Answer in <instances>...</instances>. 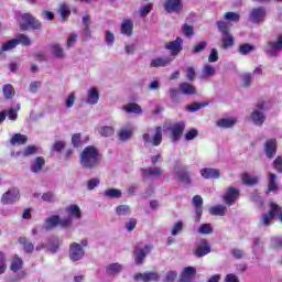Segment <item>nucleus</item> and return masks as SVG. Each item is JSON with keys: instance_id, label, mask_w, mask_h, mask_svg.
<instances>
[{"instance_id": "f257e3e1", "label": "nucleus", "mask_w": 282, "mask_h": 282, "mask_svg": "<svg viewBox=\"0 0 282 282\" xmlns=\"http://www.w3.org/2000/svg\"><path fill=\"white\" fill-rule=\"evenodd\" d=\"M102 162V154L98 151V148L88 145L83 149L79 155V164L83 169H98Z\"/></svg>"}, {"instance_id": "f03ea898", "label": "nucleus", "mask_w": 282, "mask_h": 282, "mask_svg": "<svg viewBox=\"0 0 282 282\" xmlns=\"http://www.w3.org/2000/svg\"><path fill=\"white\" fill-rule=\"evenodd\" d=\"M272 219L282 221V206L274 202L269 203V212L261 215L260 224L268 228L272 224Z\"/></svg>"}, {"instance_id": "7ed1b4c3", "label": "nucleus", "mask_w": 282, "mask_h": 282, "mask_svg": "<svg viewBox=\"0 0 282 282\" xmlns=\"http://www.w3.org/2000/svg\"><path fill=\"white\" fill-rule=\"evenodd\" d=\"M218 31L223 34L221 47L223 50H230L235 45V36L230 33V25L228 22L219 20L216 22Z\"/></svg>"}, {"instance_id": "20e7f679", "label": "nucleus", "mask_w": 282, "mask_h": 282, "mask_svg": "<svg viewBox=\"0 0 282 282\" xmlns=\"http://www.w3.org/2000/svg\"><path fill=\"white\" fill-rule=\"evenodd\" d=\"M57 226H61L64 230H67L74 226L72 217L61 218L58 215H52L45 219V230H54Z\"/></svg>"}, {"instance_id": "39448f33", "label": "nucleus", "mask_w": 282, "mask_h": 282, "mask_svg": "<svg viewBox=\"0 0 282 282\" xmlns=\"http://www.w3.org/2000/svg\"><path fill=\"white\" fill-rule=\"evenodd\" d=\"M155 133L151 138V134L149 132H145L142 134V139L145 142V144H152L153 147H160L162 144V126H158L154 129Z\"/></svg>"}, {"instance_id": "423d86ee", "label": "nucleus", "mask_w": 282, "mask_h": 282, "mask_svg": "<svg viewBox=\"0 0 282 282\" xmlns=\"http://www.w3.org/2000/svg\"><path fill=\"white\" fill-rule=\"evenodd\" d=\"M175 175L177 180L182 182V184H193V180L191 178V172L188 171V167L182 166L181 163L175 165Z\"/></svg>"}, {"instance_id": "0eeeda50", "label": "nucleus", "mask_w": 282, "mask_h": 282, "mask_svg": "<svg viewBox=\"0 0 282 282\" xmlns=\"http://www.w3.org/2000/svg\"><path fill=\"white\" fill-rule=\"evenodd\" d=\"M267 14L268 11L265 10V7L253 8L249 14V21L259 25V23H263V21H265Z\"/></svg>"}, {"instance_id": "6e6552de", "label": "nucleus", "mask_w": 282, "mask_h": 282, "mask_svg": "<svg viewBox=\"0 0 282 282\" xmlns=\"http://www.w3.org/2000/svg\"><path fill=\"white\" fill-rule=\"evenodd\" d=\"M151 250H153V246L151 245L145 246L143 249L134 247L133 254L135 264L142 265V263H144V259H147V254H150Z\"/></svg>"}, {"instance_id": "1a4fd4ad", "label": "nucleus", "mask_w": 282, "mask_h": 282, "mask_svg": "<svg viewBox=\"0 0 282 282\" xmlns=\"http://www.w3.org/2000/svg\"><path fill=\"white\" fill-rule=\"evenodd\" d=\"M184 45V40L182 37H176L175 41L165 43L164 47L171 53V56H177L182 53Z\"/></svg>"}, {"instance_id": "9d476101", "label": "nucleus", "mask_w": 282, "mask_h": 282, "mask_svg": "<svg viewBox=\"0 0 282 282\" xmlns=\"http://www.w3.org/2000/svg\"><path fill=\"white\" fill-rule=\"evenodd\" d=\"M186 129V123L184 121L176 122L170 127V132L172 135V142H180L184 131Z\"/></svg>"}, {"instance_id": "9b49d317", "label": "nucleus", "mask_w": 282, "mask_h": 282, "mask_svg": "<svg viewBox=\"0 0 282 282\" xmlns=\"http://www.w3.org/2000/svg\"><path fill=\"white\" fill-rule=\"evenodd\" d=\"M163 8L169 14H172V12L180 14V12L184 10V4L182 3V0H165Z\"/></svg>"}, {"instance_id": "f8f14e48", "label": "nucleus", "mask_w": 282, "mask_h": 282, "mask_svg": "<svg viewBox=\"0 0 282 282\" xmlns=\"http://www.w3.org/2000/svg\"><path fill=\"white\" fill-rule=\"evenodd\" d=\"M241 196V191L239 188L229 187L227 192L223 195V200L227 206H232Z\"/></svg>"}, {"instance_id": "ddd939ff", "label": "nucleus", "mask_w": 282, "mask_h": 282, "mask_svg": "<svg viewBox=\"0 0 282 282\" xmlns=\"http://www.w3.org/2000/svg\"><path fill=\"white\" fill-rule=\"evenodd\" d=\"M85 257V249L78 242H73L69 246V259L72 261H80Z\"/></svg>"}, {"instance_id": "4468645a", "label": "nucleus", "mask_w": 282, "mask_h": 282, "mask_svg": "<svg viewBox=\"0 0 282 282\" xmlns=\"http://www.w3.org/2000/svg\"><path fill=\"white\" fill-rule=\"evenodd\" d=\"M194 254L197 259H202V257H206V254H210V242L206 239H202L200 243L195 248Z\"/></svg>"}, {"instance_id": "2eb2a0df", "label": "nucleus", "mask_w": 282, "mask_h": 282, "mask_svg": "<svg viewBox=\"0 0 282 282\" xmlns=\"http://www.w3.org/2000/svg\"><path fill=\"white\" fill-rule=\"evenodd\" d=\"M192 202L195 208L196 221H200L202 215H204V198L200 195H195Z\"/></svg>"}, {"instance_id": "dca6fc26", "label": "nucleus", "mask_w": 282, "mask_h": 282, "mask_svg": "<svg viewBox=\"0 0 282 282\" xmlns=\"http://www.w3.org/2000/svg\"><path fill=\"white\" fill-rule=\"evenodd\" d=\"M22 21L26 23L28 28H31L32 30H41L42 23L41 21L36 20L32 13H23L22 14Z\"/></svg>"}, {"instance_id": "f3484780", "label": "nucleus", "mask_w": 282, "mask_h": 282, "mask_svg": "<svg viewBox=\"0 0 282 282\" xmlns=\"http://www.w3.org/2000/svg\"><path fill=\"white\" fill-rule=\"evenodd\" d=\"M17 199H19V189L11 188L2 195L1 203L4 205L14 204Z\"/></svg>"}, {"instance_id": "a211bd4d", "label": "nucleus", "mask_w": 282, "mask_h": 282, "mask_svg": "<svg viewBox=\"0 0 282 282\" xmlns=\"http://www.w3.org/2000/svg\"><path fill=\"white\" fill-rule=\"evenodd\" d=\"M276 147H278L276 139H269L264 143V153L267 158H269V160H272V158L276 155Z\"/></svg>"}, {"instance_id": "6ab92c4d", "label": "nucleus", "mask_w": 282, "mask_h": 282, "mask_svg": "<svg viewBox=\"0 0 282 282\" xmlns=\"http://www.w3.org/2000/svg\"><path fill=\"white\" fill-rule=\"evenodd\" d=\"M134 279L135 281L158 282L160 281V274L158 272L137 273Z\"/></svg>"}, {"instance_id": "aec40b11", "label": "nucleus", "mask_w": 282, "mask_h": 282, "mask_svg": "<svg viewBox=\"0 0 282 282\" xmlns=\"http://www.w3.org/2000/svg\"><path fill=\"white\" fill-rule=\"evenodd\" d=\"M178 91L183 96H197V88L188 82H183L178 85Z\"/></svg>"}, {"instance_id": "412c9836", "label": "nucleus", "mask_w": 282, "mask_h": 282, "mask_svg": "<svg viewBox=\"0 0 282 282\" xmlns=\"http://www.w3.org/2000/svg\"><path fill=\"white\" fill-rule=\"evenodd\" d=\"M200 175L204 180H219L221 172L217 169L205 167L200 170Z\"/></svg>"}, {"instance_id": "4be33fe9", "label": "nucleus", "mask_w": 282, "mask_h": 282, "mask_svg": "<svg viewBox=\"0 0 282 282\" xmlns=\"http://www.w3.org/2000/svg\"><path fill=\"white\" fill-rule=\"evenodd\" d=\"M65 213L68 214L67 217H70L73 223H74V219H80L83 217V212L80 210V207L78 205L66 206Z\"/></svg>"}, {"instance_id": "5701e85b", "label": "nucleus", "mask_w": 282, "mask_h": 282, "mask_svg": "<svg viewBox=\"0 0 282 282\" xmlns=\"http://www.w3.org/2000/svg\"><path fill=\"white\" fill-rule=\"evenodd\" d=\"M171 63H173V58L159 56L151 61L150 67H167V65H171Z\"/></svg>"}, {"instance_id": "b1692460", "label": "nucleus", "mask_w": 282, "mask_h": 282, "mask_svg": "<svg viewBox=\"0 0 282 282\" xmlns=\"http://www.w3.org/2000/svg\"><path fill=\"white\" fill-rule=\"evenodd\" d=\"M241 182L245 184V186H257V184H259V177L252 176L250 173L245 172L241 175Z\"/></svg>"}, {"instance_id": "393cba45", "label": "nucleus", "mask_w": 282, "mask_h": 282, "mask_svg": "<svg viewBox=\"0 0 282 282\" xmlns=\"http://www.w3.org/2000/svg\"><path fill=\"white\" fill-rule=\"evenodd\" d=\"M44 167H45V158L37 156L33 161V164L31 165V171L32 173H35V175H37V173L43 171Z\"/></svg>"}, {"instance_id": "a878e982", "label": "nucleus", "mask_w": 282, "mask_h": 282, "mask_svg": "<svg viewBox=\"0 0 282 282\" xmlns=\"http://www.w3.org/2000/svg\"><path fill=\"white\" fill-rule=\"evenodd\" d=\"M276 191H279V185L276 184V174L270 172L267 195H270V193H276Z\"/></svg>"}, {"instance_id": "bb28decb", "label": "nucleus", "mask_w": 282, "mask_h": 282, "mask_svg": "<svg viewBox=\"0 0 282 282\" xmlns=\"http://www.w3.org/2000/svg\"><path fill=\"white\" fill-rule=\"evenodd\" d=\"M120 272H122V264H120L118 262L110 263L106 268V274H108V276H118V274H120Z\"/></svg>"}, {"instance_id": "cd10ccee", "label": "nucleus", "mask_w": 282, "mask_h": 282, "mask_svg": "<svg viewBox=\"0 0 282 282\" xmlns=\"http://www.w3.org/2000/svg\"><path fill=\"white\" fill-rule=\"evenodd\" d=\"M118 138L121 142H127V140H131L133 138V128H121L118 132Z\"/></svg>"}, {"instance_id": "c85d7f7f", "label": "nucleus", "mask_w": 282, "mask_h": 282, "mask_svg": "<svg viewBox=\"0 0 282 282\" xmlns=\"http://www.w3.org/2000/svg\"><path fill=\"white\" fill-rule=\"evenodd\" d=\"M216 124L221 129H231V127L237 124V118H221Z\"/></svg>"}, {"instance_id": "c756f323", "label": "nucleus", "mask_w": 282, "mask_h": 282, "mask_svg": "<svg viewBox=\"0 0 282 282\" xmlns=\"http://www.w3.org/2000/svg\"><path fill=\"white\" fill-rule=\"evenodd\" d=\"M251 120L253 124H257V127H261L263 122H265V115L259 110H253L251 112Z\"/></svg>"}, {"instance_id": "7c9ffc66", "label": "nucleus", "mask_w": 282, "mask_h": 282, "mask_svg": "<svg viewBox=\"0 0 282 282\" xmlns=\"http://www.w3.org/2000/svg\"><path fill=\"white\" fill-rule=\"evenodd\" d=\"M195 274H197V269L195 267H185L181 272V279L193 282Z\"/></svg>"}, {"instance_id": "2f4dec72", "label": "nucleus", "mask_w": 282, "mask_h": 282, "mask_svg": "<svg viewBox=\"0 0 282 282\" xmlns=\"http://www.w3.org/2000/svg\"><path fill=\"white\" fill-rule=\"evenodd\" d=\"M28 142V135L25 134H21V133H15L13 134V137L10 140V144H12V147H21L23 144H26Z\"/></svg>"}, {"instance_id": "473e14b6", "label": "nucleus", "mask_w": 282, "mask_h": 282, "mask_svg": "<svg viewBox=\"0 0 282 282\" xmlns=\"http://www.w3.org/2000/svg\"><path fill=\"white\" fill-rule=\"evenodd\" d=\"M98 100H100V93H98V88H90L87 96L88 105H97Z\"/></svg>"}, {"instance_id": "72a5a7b5", "label": "nucleus", "mask_w": 282, "mask_h": 282, "mask_svg": "<svg viewBox=\"0 0 282 282\" xmlns=\"http://www.w3.org/2000/svg\"><path fill=\"white\" fill-rule=\"evenodd\" d=\"M121 34H124V36H131L133 34V21L131 20H123L121 23Z\"/></svg>"}, {"instance_id": "f704fd0d", "label": "nucleus", "mask_w": 282, "mask_h": 282, "mask_svg": "<svg viewBox=\"0 0 282 282\" xmlns=\"http://www.w3.org/2000/svg\"><path fill=\"white\" fill-rule=\"evenodd\" d=\"M122 110L126 111V113H142V107L135 102L127 104L122 107Z\"/></svg>"}, {"instance_id": "c9c22d12", "label": "nucleus", "mask_w": 282, "mask_h": 282, "mask_svg": "<svg viewBox=\"0 0 282 282\" xmlns=\"http://www.w3.org/2000/svg\"><path fill=\"white\" fill-rule=\"evenodd\" d=\"M11 272H19V270H23V259L19 256H14L10 263Z\"/></svg>"}, {"instance_id": "e433bc0d", "label": "nucleus", "mask_w": 282, "mask_h": 282, "mask_svg": "<svg viewBox=\"0 0 282 282\" xmlns=\"http://www.w3.org/2000/svg\"><path fill=\"white\" fill-rule=\"evenodd\" d=\"M19 243L21 246H23V250L28 253V254H32V252H34V243L30 242V240L25 237H20L18 239Z\"/></svg>"}, {"instance_id": "4c0bfd02", "label": "nucleus", "mask_w": 282, "mask_h": 282, "mask_svg": "<svg viewBox=\"0 0 282 282\" xmlns=\"http://www.w3.org/2000/svg\"><path fill=\"white\" fill-rule=\"evenodd\" d=\"M145 177H160L162 170L160 167L141 169Z\"/></svg>"}, {"instance_id": "58836bf2", "label": "nucleus", "mask_w": 282, "mask_h": 282, "mask_svg": "<svg viewBox=\"0 0 282 282\" xmlns=\"http://www.w3.org/2000/svg\"><path fill=\"white\" fill-rule=\"evenodd\" d=\"M3 96L7 100H12L14 96H17V91L11 84H7L2 87Z\"/></svg>"}, {"instance_id": "ea45409f", "label": "nucleus", "mask_w": 282, "mask_h": 282, "mask_svg": "<svg viewBox=\"0 0 282 282\" xmlns=\"http://www.w3.org/2000/svg\"><path fill=\"white\" fill-rule=\"evenodd\" d=\"M217 72L215 70V66L210 64H205L203 66V74L200 78L206 79V78H212V76H215Z\"/></svg>"}, {"instance_id": "a19ab883", "label": "nucleus", "mask_w": 282, "mask_h": 282, "mask_svg": "<svg viewBox=\"0 0 282 282\" xmlns=\"http://www.w3.org/2000/svg\"><path fill=\"white\" fill-rule=\"evenodd\" d=\"M52 54L54 58H65V51L61 46V44H53L51 46Z\"/></svg>"}, {"instance_id": "79ce46f5", "label": "nucleus", "mask_w": 282, "mask_h": 282, "mask_svg": "<svg viewBox=\"0 0 282 282\" xmlns=\"http://www.w3.org/2000/svg\"><path fill=\"white\" fill-rule=\"evenodd\" d=\"M105 197H110L111 199H119L122 197V192L118 188H109L104 192Z\"/></svg>"}, {"instance_id": "37998d69", "label": "nucleus", "mask_w": 282, "mask_h": 282, "mask_svg": "<svg viewBox=\"0 0 282 282\" xmlns=\"http://www.w3.org/2000/svg\"><path fill=\"white\" fill-rule=\"evenodd\" d=\"M209 214L214 216L224 217L226 215V206L223 205H216L209 208Z\"/></svg>"}, {"instance_id": "c03bdc74", "label": "nucleus", "mask_w": 282, "mask_h": 282, "mask_svg": "<svg viewBox=\"0 0 282 282\" xmlns=\"http://www.w3.org/2000/svg\"><path fill=\"white\" fill-rule=\"evenodd\" d=\"M204 107H208V102H193L188 105L186 109L189 113H195V111H199L200 109H204Z\"/></svg>"}, {"instance_id": "a18cd8bd", "label": "nucleus", "mask_w": 282, "mask_h": 282, "mask_svg": "<svg viewBox=\"0 0 282 282\" xmlns=\"http://www.w3.org/2000/svg\"><path fill=\"white\" fill-rule=\"evenodd\" d=\"M99 133L102 135V138H111V135L116 133V129H113L111 126H102L99 128Z\"/></svg>"}, {"instance_id": "49530a36", "label": "nucleus", "mask_w": 282, "mask_h": 282, "mask_svg": "<svg viewBox=\"0 0 282 282\" xmlns=\"http://www.w3.org/2000/svg\"><path fill=\"white\" fill-rule=\"evenodd\" d=\"M239 54H242V56H246L250 54V52H254V45L251 44H241L238 48Z\"/></svg>"}, {"instance_id": "de8ad7c7", "label": "nucleus", "mask_w": 282, "mask_h": 282, "mask_svg": "<svg viewBox=\"0 0 282 282\" xmlns=\"http://www.w3.org/2000/svg\"><path fill=\"white\" fill-rule=\"evenodd\" d=\"M17 45H19V40L17 39L9 40L2 45V52H10V50H14Z\"/></svg>"}, {"instance_id": "09e8293b", "label": "nucleus", "mask_w": 282, "mask_h": 282, "mask_svg": "<svg viewBox=\"0 0 282 282\" xmlns=\"http://www.w3.org/2000/svg\"><path fill=\"white\" fill-rule=\"evenodd\" d=\"M15 41H18V45H24V47H30V45H32V41L25 34H19Z\"/></svg>"}, {"instance_id": "8fccbe9b", "label": "nucleus", "mask_w": 282, "mask_h": 282, "mask_svg": "<svg viewBox=\"0 0 282 282\" xmlns=\"http://www.w3.org/2000/svg\"><path fill=\"white\" fill-rule=\"evenodd\" d=\"M59 13L63 21H67V19H69V15L72 14V11L67 8V4L62 3L59 6Z\"/></svg>"}, {"instance_id": "3c124183", "label": "nucleus", "mask_w": 282, "mask_h": 282, "mask_svg": "<svg viewBox=\"0 0 282 282\" xmlns=\"http://www.w3.org/2000/svg\"><path fill=\"white\" fill-rule=\"evenodd\" d=\"M6 270H8L6 253L0 251V274H6Z\"/></svg>"}, {"instance_id": "603ef678", "label": "nucleus", "mask_w": 282, "mask_h": 282, "mask_svg": "<svg viewBox=\"0 0 282 282\" xmlns=\"http://www.w3.org/2000/svg\"><path fill=\"white\" fill-rule=\"evenodd\" d=\"M116 213L119 216L129 215L131 213V207H129V205H119L116 208Z\"/></svg>"}, {"instance_id": "864d4df0", "label": "nucleus", "mask_w": 282, "mask_h": 282, "mask_svg": "<svg viewBox=\"0 0 282 282\" xmlns=\"http://www.w3.org/2000/svg\"><path fill=\"white\" fill-rule=\"evenodd\" d=\"M36 151H39L36 145H28L22 153L24 158H30V155H35Z\"/></svg>"}, {"instance_id": "5fc2aeb1", "label": "nucleus", "mask_w": 282, "mask_h": 282, "mask_svg": "<svg viewBox=\"0 0 282 282\" xmlns=\"http://www.w3.org/2000/svg\"><path fill=\"white\" fill-rule=\"evenodd\" d=\"M198 232L200 235H210L213 234V227L210 226V224H203L200 225Z\"/></svg>"}, {"instance_id": "6e6d98bb", "label": "nucleus", "mask_w": 282, "mask_h": 282, "mask_svg": "<svg viewBox=\"0 0 282 282\" xmlns=\"http://www.w3.org/2000/svg\"><path fill=\"white\" fill-rule=\"evenodd\" d=\"M72 144L75 149H78V147H80V144H83V139H82L80 133L73 134Z\"/></svg>"}, {"instance_id": "4d7b16f0", "label": "nucleus", "mask_w": 282, "mask_h": 282, "mask_svg": "<svg viewBox=\"0 0 282 282\" xmlns=\"http://www.w3.org/2000/svg\"><path fill=\"white\" fill-rule=\"evenodd\" d=\"M75 104H76V94L70 93L67 99L65 100V107H67V109H72V106Z\"/></svg>"}, {"instance_id": "13d9d810", "label": "nucleus", "mask_w": 282, "mask_h": 282, "mask_svg": "<svg viewBox=\"0 0 282 282\" xmlns=\"http://www.w3.org/2000/svg\"><path fill=\"white\" fill-rule=\"evenodd\" d=\"M182 230H184V225L182 224V221H177V223L173 226L171 235H172L173 237H175L176 235H180V232H182Z\"/></svg>"}, {"instance_id": "bf43d9fd", "label": "nucleus", "mask_w": 282, "mask_h": 282, "mask_svg": "<svg viewBox=\"0 0 282 282\" xmlns=\"http://www.w3.org/2000/svg\"><path fill=\"white\" fill-rule=\"evenodd\" d=\"M252 85V74L246 73L242 75V87H250Z\"/></svg>"}, {"instance_id": "052dcab7", "label": "nucleus", "mask_w": 282, "mask_h": 282, "mask_svg": "<svg viewBox=\"0 0 282 282\" xmlns=\"http://www.w3.org/2000/svg\"><path fill=\"white\" fill-rule=\"evenodd\" d=\"M177 279V271H167L164 278V282H175Z\"/></svg>"}, {"instance_id": "680f3d73", "label": "nucleus", "mask_w": 282, "mask_h": 282, "mask_svg": "<svg viewBox=\"0 0 282 282\" xmlns=\"http://www.w3.org/2000/svg\"><path fill=\"white\" fill-rule=\"evenodd\" d=\"M225 19L227 21H234L235 23L239 22V14L238 13H235V12H227L225 13Z\"/></svg>"}, {"instance_id": "e2e57ef3", "label": "nucleus", "mask_w": 282, "mask_h": 282, "mask_svg": "<svg viewBox=\"0 0 282 282\" xmlns=\"http://www.w3.org/2000/svg\"><path fill=\"white\" fill-rule=\"evenodd\" d=\"M206 42L203 41V42H199L198 44H196L194 47H193V54H199V52H204V50H206Z\"/></svg>"}, {"instance_id": "0e129e2a", "label": "nucleus", "mask_w": 282, "mask_h": 282, "mask_svg": "<svg viewBox=\"0 0 282 282\" xmlns=\"http://www.w3.org/2000/svg\"><path fill=\"white\" fill-rule=\"evenodd\" d=\"M6 111V116H8L9 120H17V118H19V115L17 113V109L14 108H10L8 110H4Z\"/></svg>"}, {"instance_id": "69168bd1", "label": "nucleus", "mask_w": 282, "mask_h": 282, "mask_svg": "<svg viewBox=\"0 0 282 282\" xmlns=\"http://www.w3.org/2000/svg\"><path fill=\"white\" fill-rule=\"evenodd\" d=\"M273 167L275 169L276 173H282V158L276 156L273 161Z\"/></svg>"}, {"instance_id": "338daca9", "label": "nucleus", "mask_w": 282, "mask_h": 282, "mask_svg": "<svg viewBox=\"0 0 282 282\" xmlns=\"http://www.w3.org/2000/svg\"><path fill=\"white\" fill-rule=\"evenodd\" d=\"M65 149V141H55L53 144L52 151H56V153H61Z\"/></svg>"}, {"instance_id": "774afa93", "label": "nucleus", "mask_w": 282, "mask_h": 282, "mask_svg": "<svg viewBox=\"0 0 282 282\" xmlns=\"http://www.w3.org/2000/svg\"><path fill=\"white\" fill-rule=\"evenodd\" d=\"M42 199H43V202H47V203L52 204L55 199L54 193L53 192L44 193L42 195Z\"/></svg>"}]
</instances>
